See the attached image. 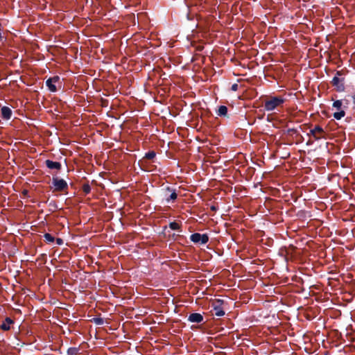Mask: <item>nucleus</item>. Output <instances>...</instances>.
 Instances as JSON below:
<instances>
[{"label":"nucleus","instance_id":"f03ea898","mask_svg":"<svg viewBox=\"0 0 355 355\" xmlns=\"http://www.w3.org/2000/svg\"><path fill=\"white\" fill-rule=\"evenodd\" d=\"M161 192L162 196L166 199L167 202H169L171 200H175L178 198L176 189L174 187L164 186L161 189Z\"/></svg>","mask_w":355,"mask_h":355},{"label":"nucleus","instance_id":"4be33fe9","mask_svg":"<svg viewBox=\"0 0 355 355\" xmlns=\"http://www.w3.org/2000/svg\"><path fill=\"white\" fill-rule=\"evenodd\" d=\"M238 85L236 83H234L232 85L231 89L232 91H236L238 89Z\"/></svg>","mask_w":355,"mask_h":355},{"label":"nucleus","instance_id":"6e6552de","mask_svg":"<svg viewBox=\"0 0 355 355\" xmlns=\"http://www.w3.org/2000/svg\"><path fill=\"white\" fill-rule=\"evenodd\" d=\"M311 133L315 139H320L324 137V130L320 126H315L314 128L311 130Z\"/></svg>","mask_w":355,"mask_h":355},{"label":"nucleus","instance_id":"1a4fd4ad","mask_svg":"<svg viewBox=\"0 0 355 355\" xmlns=\"http://www.w3.org/2000/svg\"><path fill=\"white\" fill-rule=\"evenodd\" d=\"M188 321L194 323H200L203 321V316L200 313H192L189 315Z\"/></svg>","mask_w":355,"mask_h":355},{"label":"nucleus","instance_id":"4468645a","mask_svg":"<svg viewBox=\"0 0 355 355\" xmlns=\"http://www.w3.org/2000/svg\"><path fill=\"white\" fill-rule=\"evenodd\" d=\"M156 154L154 151H150L146 154L143 159L141 161V165L144 166L148 160H152L155 158Z\"/></svg>","mask_w":355,"mask_h":355},{"label":"nucleus","instance_id":"a211bd4d","mask_svg":"<svg viewBox=\"0 0 355 355\" xmlns=\"http://www.w3.org/2000/svg\"><path fill=\"white\" fill-rule=\"evenodd\" d=\"M92 322H93L96 325H103L104 324L103 318L99 317L94 318L92 320Z\"/></svg>","mask_w":355,"mask_h":355},{"label":"nucleus","instance_id":"f257e3e1","mask_svg":"<svg viewBox=\"0 0 355 355\" xmlns=\"http://www.w3.org/2000/svg\"><path fill=\"white\" fill-rule=\"evenodd\" d=\"M284 103V99L282 97H269L265 101L264 108L266 111H272L279 107H282Z\"/></svg>","mask_w":355,"mask_h":355},{"label":"nucleus","instance_id":"7ed1b4c3","mask_svg":"<svg viewBox=\"0 0 355 355\" xmlns=\"http://www.w3.org/2000/svg\"><path fill=\"white\" fill-rule=\"evenodd\" d=\"M51 188L53 191H62L68 189V184L63 179H53Z\"/></svg>","mask_w":355,"mask_h":355},{"label":"nucleus","instance_id":"aec40b11","mask_svg":"<svg viewBox=\"0 0 355 355\" xmlns=\"http://www.w3.org/2000/svg\"><path fill=\"white\" fill-rule=\"evenodd\" d=\"M169 228L171 230H179L180 229V225L177 222L173 221L169 223Z\"/></svg>","mask_w":355,"mask_h":355},{"label":"nucleus","instance_id":"ddd939ff","mask_svg":"<svg viewBox=\"0 0 355 355\" xmlns=\"http://www.w3.org/2000/svg\"><path fill=\"white\" fill-rule=\"evenodd\" d=\"M46 166L50 169L59 170L60 168L61 164L60 162H58L46 160Z\"/></svg>","mask_w":355,"mask_h":355},{"label":"nucleus","instance_id":"dca6fc26","mask_svg":"<svg viewBox=\"0 0 355 355\" xmlns=\"http://www.w3.org/2000/svg\"><path fill=\"white\" fill-rule=\"evenodd\" d=\"M83 191L85 195H87L91 192V185L89 184L88 182L83 184Z\"/></svg>","mask_w":355,"mask_h":355},{"label":"nucleus","instance_id":"9b49d317","mask_svg":"<svg viewBox=\"0 0 355 355\" xmlns=\"http://www.w3.org/2000/svg\"><path fill=\"white\" fill-rule=\"evenodd\" d=\"M14 323V321L9 317L5 318L2 324H0V329L3 331H8L10 329L11 325Z\"/></svg>","mask_w":355,"mask_h":355},{"label":"nucleus","instance_id":"6ab92c4d","mask_svg":"<svg viewBox=\"0 0 355 355\" xmlns=\"http://www.w3.org/2000/svg\"><path fill=\"white\" fill-rule=\"evenodd\" d=\"M79 352V348L78 347H69L67 350L68 355H76Z\"/></svg>","mask_w":355,"mask_h":355},{"label":"nucleus","instance_id":"f3484780","mask_svg":"<svg viewBox=\"0 0 355 355\" xmlns=\"http://www.w3.org/2000/svg\"><path fill=\"white\" fill-rule=\"evenodd\" d=\"M44 238L45 241L47 243H53L55 240L54 236L49 233L44 234Z\"/></svg>","mask_w":355,"mask_h":355},{"label":"nucleus","instance_id":"412c9836","mask_svg":"<svg viewBox=\"0 0 355 355\" xmlns=\"http://www.w3.org/2000/svg\"><path fill=\"white\" fill-rule=\"evenodd\" d=\"M210 209L212 211H216L218 209L217 205H211Z\"/></svg>","mask_w":355,"mask_h":355},{"label":"nucleus","instance_id":"0eeeda50","mask_svg":"<svg viewBox=\"0 0 355 355\" xmlns=\"http://www.w3.org/2000/svg\"><path fill=\"white\" fill-rule=\"evenodd\" d=\"M46 85L51 92H55L57 91V86L60 87V78L58 76L50 78L46 80Z\"/></svg>","mask_w":355,"mask_h":355},{"label":"nucleus","instance_id":"f8f14e48","mask_svg":"<svg viewBox=\"0 0 355 355\" xmlns=\"http://www.w3.org/2000/svg\"><path fill=\"white\" fill-rule=\"evenodd\" d=\"M1 116L3 119L8 120L11 118L12 110L10 107L3 106L1 109Z\"/></svg>","mask_w":355,"mask_h":355},{"label":"nucleus","instance_id":"423d86ee","mask_svg":"<svg viewBox=\"0 0 355 355\" xmlns=\"http://www.w3.org/2000/svg\"><path fill=\"white\" fill-rule=\"evenodd\" d=\"M342 105L343 103L340 100L336 101L333 103V107L337 110L334 113V117L337 120L341 119L345 114V111L341 109Z\"/></svg>","mask_w":355,"mask_h":355},{"label":"nucleus","instance_id":"39448f33","mask_svg":"<svg viewBox=\"0 0 355 355\" xmlns=\"http://www.w3.org/2000/svg\"><path fill=\"white\" fill-rule=\"evenodd\" d=\"M191 241L193 243L205 245V243H207L209 241V236L206 234H201L200 233H194L191 236Z\"/></svg>","mask_w":355,"mask_h":355},{"label":"nucleus","instance_id":"9d476101","mask_svg":"<svg viewBox=\"0 0 355 355\" xmlns=\"http://www.w3.org/2000/svg\"><path fill=\"white\" fill-rule=\"evenodd\" d=\"M331 82L333 85L336 87L337 91L342 92L344 90L343 79L336 76L333 78Z\"/></svg>","mask_w":355,"mask_h":355},{"label":"nucleus","instance_id":"b1692460","mask_svg":"<svg viewBox=\"0 0 355 355\" xmlns=\"http://www.w3.org/2000/svg\"><path fill=\"white\" fill-rule=\"evenodd\" d=\"M28 193V191L26 190V189L22 191V192H21L22 195L24 196H27Z\"/></svg>","mask_w":355,"mask_h":355},{"label":"nucleus","instance_id":"2eb2a0df","mask_svg":"<svg viewBox=\"0 0 355 355\" xmlns=\"http://www.w3.org/2000/svg\"><path fill=\"white\" fill-rule=\"evenodd\" d=\"M227 114V108L225 105H221L218 107V114L219 116H225Z\"/></svg>","mask_w":355,"mask_h":355},{"label":"nucleus","instance_id":"20e7f679","mask_svg":"<svg viewBox=\"0 0 355 355\" xmlns=\"http://www.w3.org/2000/svg\"><path fill=\"white\" fill-rule=\"evenodd\" d=\"M224 303L223 300L218 299L214 301L212 304L213 310L212 315L218 317H221L225 314V312L221 307V305Z\"/></svg>","mask_w":355,"mask_h":355},{"label":"nucleus","instance_id":"5701e85b","mask_svg":"<svg viewBox=\"0 0 355 355\" xmlns=\"http://www.w3.org/2000/svg\"><path fill=\"white\" fill-rule=\"evenodd\" d=\"M55 242H57V243L58 245H62V243H63V241H62V239L61 238L56 239H55Z\"/></svg>","mask_w":355,"mask_h":355},{"label":"nucleus","instance_id":"393cba45","mask_svg":"<svg viewBox=\"0 0 355 355\" xmlns=\"http://www.w3.org/2000/svg\"><path fill=\"white\" fill-rule=\"evenodd\" d=\"M95 182H95V180H94L92 181V184H94Z\"/></svg>","mask_w":355,"mask_h":355}]
</instances>
